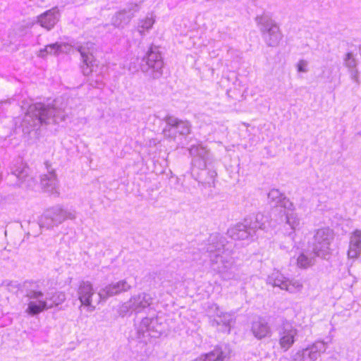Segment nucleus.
Returning a JSON list of instances; mask_svg holds the SVG:
<instances>
[{"label":"nucleus","mask_w":361,"mask_h":361,"mask_svg":"<svg viewBox=\"0 0 361 361\" xmlns=\"http://www.w3.org/2000/svg\"><path fill=\"white\" fill-rule=\"evenodd\" d=\"M324 351L325 346L324 343H313L298 350L295 354V360L298 361H314Z\"/></svg>","instance_id":"obj_1"},{"label":"nucleus","mask_w":361,"mask_h":361,"mask_svg":"<svg viewBox=\"0 0 361 361\" xmlns=\"http://www.w3.org/2000/svg\"><path fill=\"white\" fill-rule=\"evenodd\" d=\"M296 336L297 330L294 328L283 331L279 338L280 348L283 351L288 350L295 343Z\"/></svg>","instance_id":"obj_2"},{"label":"nucleus","mask_w":361,"mask_h":361,"mask_svg":"<svg viewBox=\"0 0 361 361\" xmlns=\"http://www.w3.org/2000/svg\"><path fill=\"white\" fill-rule=\"evenodd\" d=\"M59 20V11L51 9L45 11L38 17V23L47 30H51Z\"/></svg>","instance_id":"obj_3"},{"label":"nucleus","mask_w":361,"mask_h":361,"mask_svg":"<svg viewBox=\"0 0 361 361\" xmlns=\"http://www.w3.org/2000/svg\"><path fill=\"white\" fill-rule=\"evenodd\" d=\"M94 294L92 285L89 282H83L79 287V299L82 305H92V298Z\"/></svg>","instance_id":"obj_4"},{"label":"nucleus","mask_w":361,"mask_h":361,"mask_svg":"<svg viewBox=\"0 0 361 361\" xmlns=\"http://www.w3.org/2000/svg\"><path fill=\"white\" fill-rule=\"evenodd\" d=\"M146 63L149 68L156 71L161 70L163 66V61L160 54L152 50L147 53Z\"/></svg>","instance_id":"obj_5"},{"label":"nucleus","mask_w":361,"mask_h":361,"mask_svg":"<svg viewBox=\"0 0 361 361\" xmlns=\"http://www.w3.org/2000/svg\"><path fill=\"white\" fill-rule=\"evenodd\" d=\"M252 331L257 338L262 339L271 334L268 324L264 321H257L252 324Z\"/></svg>","instance_id":"obj_6"},{"label":"nucleus","mask_w":361,"mask_h":361,"mask_svg":"<svg viewBox=\"0 0 361 361\" xmlns=\"http://www.w3.org/2000/svg\"><path fill=\"white\" fill-rule=\"evenodd\" d=\"M47 309H49V307L45 300H40L37 304L34 302H30L28 304L27 312L29 314L35 315Z\"/></svg>","instance_id":"obj_7"},{"label":"nucleus","mask_w":361,"mask_h":361,"mask_svg":"<svg viewBox=\"0 0 361 361\" xmlns=\"http://www.w3.org/2000/svg\"><path fill=\"white\" fill-rule=\"evenodd\" d=\"M155 23V19L152 16H146L139 20L137 30L140 34H144L151 29Z\"/></svg>","instance_id":"obj_8"},{"label":"nucleus","mask_w":361,"mask_h":361,"mask_svg":"<svg viewBox=\"0 0 361 361\" xmlns=\"http://www.w3.org/2000/svg\"><path fill=\"white\" fill-rule=\"evenodd\" d=\"M224 355L223 351L216 348L211 352L204 354L202 357V361H224Z\"/></svg>","instance_id":"obj_9"},{"label":"nucleus","mask_w":361,"mask_h":361,"mask_svg":"<svg viewBox=\"0 0 361 361\" xmlns=\"http://www.w3.org/2000/svg\"><path fill=\"white\" fill-rule=\"evenodd\" d=\"M333 232L329 228H320L318 229L315 234V238L319 241H327L328 244L330 243V240L332 239Z\"/></svg>","instance_id":"obj_10"},{"label":"nucleus","mask_w":361,"mask_h":361,"mask_svg":"<svg viewBox=\"0 0 361 361\" xmlns=\"http://www.w3.org/2000/svg\"><path fill=\"white\" fill-rule=\"evenodd\" d=\"M51 302L48 305L49 309L62 304L66 300L65 293L63 292H56L50 298Z\"/></svg>","instance_id":"obj_11"},{"label":"nucleus","mask_w":361,"mask_h":361,"mask_svg":"<svg viewBox=\"0 0 361 361\" xmlns=\"http://www.w3.org/2000/svg\"><path fill=\"white\" fill-rule=\"evenodd\" d=\"M61 49V45L58 43L51 44L45 47L44 49L40 50V55L42 56H45L47 54H55L58 52Z\"/></svg>","instance_id":"obj_12"},{"label":"nucleus","mask_w":361,"mask_h":361,"mask_svg":"<svg viewBox=\"0 0 361 361\" xmlns=\"http://www.w3.org/2000/svg\"><path fill=\"white\" fill-rule=\"evenodd\" d=\"M297 264L299 267L306 268L310 265V261L304 253L299 255L297 259Z\"/></svg>","instance_id":"obj_13"},{"label":"nucleus","mask_w":361,"mask_h":361,"mask_svg":"<svg viewBox=\"0 0 361 361\" xmlns=\"http://www.w3.org/2000/svg\"><path fill=\"white\" fill-rule=\"evenodd\" d=\"M353 238L355 240V243H353L354 246H356L357 248L360 249L361 246V231H356L353 233Z\"/></svg>","instance_id":"obj_14"},{"label":"nucleus","mask_w":361,"mask_h":361,"mask_svg":"<svg viewBox=\"0 0 361 361\" xmlns=\"http://www.w3.org/2000/svg\"><path fill=\"white\" fill-rule=\"evenodd\" d=\"M42 296H43V293L40 290L31 291L28 295V297L31 299H37Z\"/></svg>","instance_id":"obj_15"},{"label":"nucleus","mask_w":361,"mask_h":361,"mask_svg":"<svg viewBox=\"0 0 361 361\" xmlns=\"http://www.w3.org/2000/svg\"><path fill=\"white\" fill-rule=\"evenodd\" d=\"M307 63L304 61H300L297 65V68L299 72L306 71Z\"/></svg>","instance_id":"obj_16"},{"label":"nucleus","mask_w":361,"mask_h":361,"mask_svg":"<svg viewBox=\"0 0 361 361\" xmlns=\"http://www.w3.org/2000/svg\"><path fill=\"white\" fill-rule=\"evenodd\" d=\"M81 56L82 57L83 61L86 63L87 66H89L92 61H88V55L84 52H81Z\"/></svg>","instance_id":"obj_17"},{"label":"nucleus","mask_w":361,"mask_h":361,"mask_svg":"<svg viewBox=\"0 0 361 361\" xmlns=\"http://www.w3.org/2000/svg\"><path fill=\"white\" fill-rule=\"evenodd\" d=\"M345 60L347 63H348L350 60H352V61L354 63V59L353 58V55L351 53L346 54Z\"/></svg>","instance_id":"obj_18"},{"label":"nucleus","mask_w":361,"mask_h":361,"mask_svg":"<svg viewBox=\"0 0 361 361\" xmlns=\"http://www.w3.org/2000/svg\"><path fill=\"white\" fill-rule=\"evenodd\" d=\"M53 176H54V180L52 181V183H51V185H53V186H55L56 185V178L55 175H54ZM54 188H55V187H54Z\"/></svg>","instance_id":"obj_19"},{"label":"nucleus","mask_w":361,"mask_h":361,"mask_svg":"<svg viewBox=\"0 0 361 361\" xmlns=\"http://www.w3.org/2000/svg\"><path fill=\"white\" fill-rule=\"evenodd\" d=\"M351 252H352V248L350 247V249L348 251V255H351Z\"/></svg>","instance_id":"obj_20"},{"label":"nucleus","mask_w":361,"mask_h":361,"mask_svg":"<svg viewBox=\"0 0 361 361\" xmlns=\"http://www.w3.org/2000/svg\"><path fill=\"white\" fill-rule=\"evenodd\" d=\"M228 329H230V323L228 322Z\"/></svg>","instance_id":"obj_21"}]
</instances>
